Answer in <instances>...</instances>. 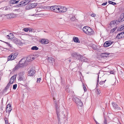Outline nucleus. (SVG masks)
Here are the masks:
<instances>
[{
	"instance_id": "nucleus-34",
	"label": "nucleus",
	"mask_w": 124,
	"mask_h": 124,
	"mask_svg": "<svg viewBox=\"0 0 124 124\" xmlns=\"http://www.w3.org/2000/svg\"><path fill=\"white\" fill-rule=\"evenodd\" d=\"M114 21H115L114 23L115 24H118L119 22H121V21H119V19H118V20H114Z\"/></svg>"
},
{
	"instance_id": "nucleus-43",
	"label": "nucleus",
	"mask_w": 124,
	"mask_h": 124,
	"mask_svg": "<svg viewBox=\"0 0 124 124\" xmlns=\"http://www.w3.org/2000/svg\"><path fill=\"white\" fill-rule=\"evenodd\" d=\"M99 75H98V78H97V85H98V83L99 82Z\"/></svg>"
},
{
	"instance_id": "nucleus-59",
	"label": "nucleus",
	"mask_w": 124,
	"mask_h": 124,
	"mask_svg": "<svg viewBox=\"0 0 124 124\" xmlns=\"http://www.w3.org/2000/svg\"><path fill=\"white\" fill-rule=\"evenodd\" d=\"M112 81L113 82H114L115 84V79L113 80Z\"/></svg>"
},
{
	"instance_id": "nucleus-23",
	"label": "nucleus",
	"mask_w": 124,
	"mask_h": 124,
	"mask_svg": "<svg viewBox=\"0 0 124 124\" xmlns=\"http://www.w3.org/2000/svg\"><path fill=\"white\" fill-rule=\"evenodd\" d=\"M48 60L49 62L51 63H53V61H54V58L52 57H48Z\"/></svg>"
},
{
	"instance_id": "nucleus-6",
	"label": "nucleus",
	"mask_w": 124,
	"mask_h": 124,
	"mask_svg": "<svg viewBox=\"0 0 124 124\" xmlns=\"http://www.w3.org/2000/svg\"><path fill=\"white\" fill-rule=\"evenodd\" d=\"M25 72L23 71L20 73L18 79L19 80H23L25 79L24 77L23 76Z\"/></svg>"
},
{
	"instance_id": "nucleus-12",
	"label": "nucleus",
	"mask_w": 124,
	"mask_h": 124,
	"mask_svg": "<svg viewBox=\"0 0 124 124\" xmlns=\"http://www.w3.org/2000/svg\"><path fill=\"white\" fill-rule=\"evenodd\" d=\"M109 53H102L101 54V56L102 57L105 58L108 57V56L109 55Z\"/></svg>"
},
{
	"instance_id": "nucleus-11",
	"label": "nucleus",
	"mask_w": 124,
	"mask_h": 124,
	"mask_svg": "<svg viewBox=\"0 0 124 124\" xmlns=\"http://www.w3.org/2000/svg\"><path fill=\"white\" fill-rule=\"evenodd\" d=\"M80 58L78 60H80L82 62H87L88 61V59L85 57H84L80 55Z\"/></svg>"
},
{
	"instance_id": "nucleus-45",
	"label": "nucleus",
	"mask_w": 124,
	"mask_h": 124,
	"mask_svg": "<svg viewBox=\"0 0 124 124\" xmlns=\"http://www.w3.org/2000/svg\"><path fill=\"white\" fill-rule=\"evenodd\" d=\"M5 120L6 124H8V121L7 120V119L6 118H5Z\"/></svg>"
},
{
	"instance_id": "nucleus-35",
	"label": "nucleus",
	"mask_w": 124,
	"mask_h": 124,
	"mask_svg": "<svg viewBox=\"0 0 124 124\" xmlns=\"http://www.w3.org/2000/svg\"><path fill=\"white\" fill-rule=\"evenodd\" d=\"M12 54L13 55V56H14L15 58H16V56H17L18 55V54L17 53H13Z\"/></svg>"
},
{
	"instance_id": "nucleus-48",
	"label": "nucleus",
	"mask_w": 124,
	"mask_h": 124,
	"mask_svg": "<svg viewBox=\"0 0 124 124\" xmlns=\"http://www.w3.org/2000/svg\"><path fill=\"white\" fill-rule=\"evenodd\" d=\"M57 116L58 120L59 122V121H60V116H59L60 115H57Z\"/></svg>"
},
{
	"instance_id": "nucleus-63",
	"label": "nucleus",
	"mask_w": 124,
	"mask_h": 124,
	"mask_svg": "<svg viewBox=\"0 0 124 124\" xmlns=\"http://www.w3.org/2000/svg\"><path fill=\"white\" fill-rule=\"evenodd\" d=\"M44 31V32H46V31Z\"/></svg>"
},
{
	"instance_id": "nucleus-62",
	"label": "nucleus",
	"mask_w": 124,
	"mask_h": 124,
	"mask_svg": "<svg viewBox=\"0 0 124 124\" xmlns=\"http://www.w3.org/2000/svg\"><path fill=\"white\" fill-rule=\"evenodd\" d=\"M123 25V27L124 28V24L122 25Z\"/></svg>"
},
{
	"instance_id": "nucleus-38",
	"label": "nucleus",
	"mask_w": 124,
	"mask_h": 124,
	"mask_svg": "<svg viewBox=\"0 0 124 124\" xmlns=\"http://www.w3.org/2000/svg\"><path fill=\"white\" fill-rule=\"evenodd\" d=\"M17 87V85L16 84L14 85H13V89L14 90H15L16 89V87Z\"/></svg>"
},
{
	"instance_id": "nucleus-36",
	"label": "nucleus",
	"mask_w": 124,
	"mask_h": 124,
	"mask_svg": "<svg viewBox=\"0 0 124 124\" xmlns=\"http://www.w3.org/2000/svg\"><path fill=\"white\" fill-rule=\"evenodd\" d=\"M116 29V27L112 29L110 31V32L112 33L113 32L115 31Z\"/></svg>"
},
{
	"instance_id": "nucleus-8",
	"label": "nucleus",
	"mask_w": 124,
	"mask_h": 124,
	"mask_svg": "<svg viewBox=\"0 0 124 124\" xmlns=\"http://www.w3.org/2000/svg\"><path fill=\"white\" fill-rule=\"evenodd\" d=\"M112 104L113 108L117 110L121 109V108L118 106L117 104L113 102L112 103Z\"/></svg>"
},
{
	"instance_id": "nucleus-50",
	"label": "nucleus",
	"mask_w": 124,
	"mask_h": 124,
	"mask_svg": "<svg viewBox=\"0 0 124 124\" xmlns=\"http://www.w3.org/2000/svg\"><path fill=\"white\" fill-rule=\"evenodd\" d=\"M91 16L92 17H94L95 16H96V14H93L91 15Z\"/></svg>"
},
{
	"instance_id": "nucleus-1",
	"label": "nucleus",
	"mask_w": 124,
	"mask_h": 124,
	"mask_svg": "<svg viewBox=\"0 0 124 124\" xmlns=\"http://www.w3.org/2000/svg\"><path fill=\"white\" fill-rule=\"evenodd\" d=\"M83 31L87 35H90L93 34V29L88 26H85L82 29Z\"/></svg>"
},
{
	"instance_id": "nucleus-52",
	"label": "nucleus",
	"mask_w": 124,
	"mask_h": 124,
	"mask_svg": "<svg viewBox=\"0 0 124 124\" xmlns=\"http://www.w3.org/2000/svg\"><path fill=\"white\" fill-rule=\"evenodd\" d=\"M83 88L84 91H85V92L86 91L87 89L85 86H84Z\"/></svg>"
},
{
	"instance_id": "nucleus-47",
	"label": "nucleus",
	"mask_w": 124,
	"mask_h": 124,
	"mask_svg": "<svg viewBox=\"0 0 124 124\" xmlns=\"http://www.w3.org/2000/svg\"><path fill=\"white\" fill-rule=\"evenodd\" d=\"M110 74H114L115 73L114 72L113 70H110Z\"/></svg>"
},
{
	"instance_id": "nucleus-20",
	"label": "nucleus",
	"mask_w": 124,
	"mask_h": 124,
	"mask_svg": "<svg viewBox=\"0 0 124 124\" xmlns=\"http://www.w3.org/2000/svg\"><path fill=\"white\" fill-rule=\"evenodd\" d=\"M25 63V60L23 59H22L19 62V64L20 65H24V63Z\"/></svg>"
},
{
	"instance_id": "nucleus-2",
	"label": "nucleus",
	"mask_w": 124,
	"mask_h": 124,
	"mask_svg": "<svg viewBox=\"0 0 124 124\" xmlns=\"http://www.w3.org/2000/svg\"><path fill=\"white\" fill-rule=\"evenodd\" d=\"M74 101L75 102L78 106L81 107L82 106L83 103L77 97H75L73 99Z\"/></svg>"
},
{
	"instance_id": "nucleus-10",
	"label": "nucleus",
	"mask_w": 124,
	"mask_h": 124,
	"mask_svg": "<svg viewBox=\"0 0 124 124\" xmlns=\"http://www.w3.org/2000/svg\"><path fill=\"white\" fill-rule=\"evenodd\" d=\"M40 42L42 44H47L48 43V40L47 39H42L40 40Z\"/></svg>"
},
{
	"instance_id": "nucleus-42",
	"label": "nucleus",
	"mask_w": 124,
	"mask_h": 124,
	"mask_svg": "<svg viewBox=\"0 0 124 124\" xmlns=\"http://www.w3.org/2000/svg\"><path fill=\"white\" fill-rule=\"evenodd\" d=\"M37 82L38 83H39L40 82V81L41 80V79L40 78H37Z\"/></svg>"
},
{
	"instance_id": "nucleus-46",
	"label": "nucleus",
	"mask_w": 124,
	"mask_h": 124,
	"mask_svg": "<svg viewBox=\"0 0 124 124\" xmlns=\"http://www.w3.org/2000/svg\"><path fill=\"white\" fill-rule=\"evenodd\" d=\"M104 124H107V121L106 119L104 118Z\"/></svg>"
},
{
	"instance_id": "nucleus-57",
	"label": "nucleus",
	"mask_w": 124,
	"mask_h": 124,
	"mask_svg": "<svg viewBox=\"0 0 124 124\" xmlns=\"http://www.w3.org/2000/svg\"><path fill=\"white\" fill-rule=\"evenodd\" d=\"M4 8H5V10H7L8 9V8H7V7H4Z\"/></svg>"
},
{
	"instance_id": "nucleus-21",
	"label": "nucleus",
	"mask_w": 124,
	"mask_h": 124,
	"mask_svg": "<svg viewBox=\"0 0 124 124\" xmlns=\"http://www.w3.org/2000/svg\"><path fill=\"white\" fill-rule=\"evenodd\" d=\"M12 40L13 42L16 44H17L19 43L18 39L16 38H15Z\"/></svg>"
},
{
	"instance_id": "nucleus-17",
	"label": "nucleus",
	"mask_w": 124,
	"mask_h": 124,
	"mask_svg": "<svg viewBox=\"0 0 124 124\" xmlns=\"http://www.w3.org/2000/svg\"><path fill=\"white\" fill-rule=\"evenodd\" d=\"M15 59L13 55L11 54L8 57V61L12 60Z\"/></svg>"
},
{
	"instance_id": "nucleus-16",
	"label": "nucleus",
	"mask_w": 124,
	"mask_h": 124,
	"mask_svg": "<svg viewBox=\"0 0 124 124\" xmlns=\"http://www.w3.org/2000/svg\"><path fill=\"white\" fill-rule=\"evenodd\" d=\"M67 10V8L65 7H62V8L61 7L60 8V12H64L66 11Z\"/></svg>"
},
{
	"instance_id": "nucleus-32",
	"label": "nucleus",
	"mask_w": 124,
	"mask_h": 124,
	"mask_svg": "<svg viewBox=\"0 0 124 124\" xmlns=\"http://www.w3.org/2000/svg\"><path fill=\"white\" fill-rule=\"evenodd\" d=\"M12 110V108H6V112H7V111H8L9 113L11 111V110Z\"/></svg>"
},
{
	"instance_id": "nucleus-14",
	"label": "nucleus",
	"mask_w": 124,
	"mask_h": 124,
	"mask_svg": "<svg viewBox=\"0 0 124 124\" xmlns=\"http://www.w3.org/2000/svg\"><path fill=\"white\" fill-rule=\"evenodd\" d=\"M55 106L56 107L57 115H60L59 114L60 110L59 108V105H58L56 103L55 105Z\"/></svg>"
},
{
	"instance_id": "nucleus-3",
	"label": "nucleus",
	"mask_w": 124,
	"mask_h": 124,
	"mask_svg": "<svg viewBox=\"0 0 124 124\" xmlns=\"http://www.w3.org/2000/svg\"><path fill=\"white\" fill-rule=\"evenodd\" d=\"M35 68L34 67H32L30 69V70L28 71V75L29 76H33L35 72Z\"/></svg>"
},
{
	"instance_id": "nucleus-56",
	"label": "nucleus",
	"mask_w": 124,
	"mask_h": 124,
	"mask_svg": "<svg viewBox=\"0 0 124 124\" xmlns=\"http://www.w3.org/2000/svg\"><path fill=\"white\" fill-rule=\"evenodd\" d=\"M73 64H76V66H75V68H77V66H78V64H76V63L75 62H74L73 63Z\"/></svg>"
},
{
	"instance_id": "nucleus-27",
	"label": "nucleus",
	"mask_w": 124,
	"mask_h": 124,
	"mask_svg": "<svg viewBox=\"0 0 124 124\" xmlns=\"http://www.w3.org/2000/svg\"><path fill=\"white\" fill-rule=\"evenodd\" d=\"M11 83H9L7 85V86H6L5 87V88L4 89L5 90H6L8 89L10 86L11 85Z\"/></svg>"
},
{
	"instance_id": "nucleus-53",
	"label": "nucleus",
	"mask_w": 124,
	"mask_h": 124,
	"mask_svg": "<svg viewBox=\"0 0 124 124\" xmlns=\"http://www.w3.org/2000/svg\"><path fill=\"white\" fill-rule=\"evenodd\" d=\"M7 36L8 37V39H11V38H12V37H11L10 36H9V35H7Z\"/></svg>"
},
{
	"instance_id": "nucleus-33",
	"label": "nucleus",
	"mask_w": 124,
	"mask_h": 124,
	"mask_svg": "<svg viewBox=\"0 0 124 124\" xmlns=\"http://www.w3.org/2000/svg\"><path fill=\"white\" fill-rule=\"evenodd\" d=\"M106 81V80L105 79V80L101 81L99 83V84L101 86L102 85L105 83Z\"/></svg>"
},
{
	"instance_id": "nucleus-30",
	"label": "nucleus",
	"mask_w": 124,
	"mask_h": 124,
	"mask_svg": "<svg viewBox=\"0 0 124 124\" xmlns=\"http://www.w3.org/2000/svg\"><path fill=\"white\" fill-rule=\"evenodd\" d=\"M115 21H113L111 22L110 23V25L111 27H114L115 25L114 23Z\"/></svg>"
},
{
	"instance_id": "nucleus-58",
	"label": "nucleus",
	"mask_w": 124,
	"mask_h": 124,
	"mask_svg": "<svg viewBox=\"0 0 124 124\" xmlns=\"http://www.w3.org/2000/svg\"><path fill=\"white\" fill-rule=\"evenodd\" d=\"M26 61H28V62H30L31 61V60H28L27 59V58H26Z\"/></svg>"
},
{
	"instance_id": "nucleus-61",
	"label": "nucleus",
	"mask_w": 124,
	"mask_h": 124,
	"mask_svg": "<svg viewBox=\"0 0 124 124\" xmlns=\"http://www.w3.org/2000/svg\"><path fill=\"white\" fill-rule=\"evenodd\" d=\"M4 42L5 43H6L7 44H8V42Z\"/></svg>"
},
{
	"instance_id": "nucleus-44",
	"label": "nucleus",
	"mask_w": 124,
	"mask_h": 124,
	"mask_svg": "<svg viewBox=\"0 0 124 124\" xmlns=\"http://www.w3.org/2000/svg\"><path fill=\"white\" fill-rule=\"evenodd\" d=\"M24 31L25 32H28L29 30V29L28 28H24L23 29Z\"/></svg>"
},
{
	"instance_id": "nucleus-51",
	"label": "nucleus",
	"mask_w": 124,
	"mask_h": 124,
	"mask_svg": "<svg viewBox=\"0 0 124 124\" xmlns=\"http://www.w3.org/2000/svg\"><path fill=\"white\" fill-rule=\"evenodd\" d=\"M107 2H105L103 3L102 4V5H107Z\"/></svg>"
},
{
	"instance_id": "nucleus-13",
	"label": "nucleus",
	"mask_w": 124,
	"mask_h": 124,
	"mask_svg": "<svg viewBox=\"0 0 124 124\" xmlns=\"http://www.w3.org/2000/svg\"><path fill=\"white\" fill-rule=\"evenodd\" d=\"M119 21H121V22L124 21V13H123L121 14L120 17L119 18Z\"/></svg>"
},
{
	"instance_id": "nucleus-28",
	"label": "nucleus",
	"mask_w": 124,
	"mask_h": 124,
	"mask_svg": "<svg viewBox=\"0 0 124 124\" xmlns=\"http://www.w3.org/2000/svg\"><path fill=\"white\" fill-rule=\"evenodd\" d=\"M30 3L26 7V9H32Z\"/></svg>"
},
{
	"instance_id": "nucleus-29",
	"label": "nucleus",
	"mask_w": 124,
	"mask_h": 124,
	"mask_svg": "<svg viewBox=\"0 0 124 124\" xmlns=\"http://www.w3.org/2000/svg\"><path fill=\"white\" fill-rule=\"evenodd\" d=\"M39 49V48L36 46H32L31 48V49L33 50H38Z\"/></svg>"
},
{
	"instance_id": "nucleus-31",
	"label": "nucleus",
	"mask_w": 124,
	"mask_h": 124,
	"mask_svg": "<svg viewBox=\"0 0 124 124\" xmlns=\"http://www.w3.org/2000/svg\"><path fill=\"white\" fill-rule=\"evenodd\" d=\"M124 28L123 27V25H122L118 28L117 30L118 31H120L122 30Z\"/></svg>"
},
{
	"instance_id": "nucleus-18",
	"label": "nucleus",
	"mask_w": 124,
	"mask_h": 124,
	"mask_svg": "<svg viewBox=\"0 0 124 124\" xmlns=\"http://www.w3.org/2000/svg\"><path fill=\"white\" fill-rule=\"evenodd\" d=\"M19 0H18V1H16L15 0H11L9 1V3L10 4H17Z\"/></svg>"
},
{
	"instance_id": "nucleus-9",
	"label": "nucleus",
	"mask_w": 124,
	"mask_h": 124,
	"mask_svg": "<svg viewBox=\"0 0 124 124\" xmlns=\"http://www.w3.org/2000/svg\"><path fill=\"white\" fill-rule=\"evenodd\" d=\"M61 7L60 6H55V7L54 8V11L56 12H60V8Z\"/></svg>"
},
{
	"instance_id": "nucleus-39",
	"label": "nucleus",
	"mask_w": 124,
	"mask_h": 124,
	"mask_svg": "<svg viewBox=\"0 0 124 124\" xmlns=\"http://www.w3.org/2000/svg\"><path fill=\"white\" fill-rule=\"evenodd\" d=\"M23 1L25 2L26 3V4L29 3L31 1L30 0H25Z\"/></svg>"
},
{
	"instance_id": "nucleus-41",
	"label": "nucleus",
	"mask_w": 124,
	"mask_h": 124,
	"mask_svg": "<svg viewBox=\"0 0 124 124\" xmlns=\"http://www.w3.org/2000/svg\"><path fill=\"white\" fill-rule=\"evenodd\" d=\"M70 19L71 21H74L75 20V19H76V18L74 16L72 17Z\"/></svg>"
},
{
	"instance_id": "nucleus-54",
	"label": "nucleus",
	"mask_w": 124,
	"mask_h": 124,
	"mask_svg": "<svg viewBox=\"0 0 124 124\" xmlns=\"http://www.w3.org/2000/svg\"><path fill=\"white\" fill-rule=\"evenodd\" d=\"M7 45L8 46H9L10 47H12L11 45L9 44V43H8V44H7Z\"/></svg>"
},
{
	"instance_id": "nucleus-4",
	"label": "nucleus",
	"mask_w": 124,
	"mask_h": 124,
	"mask_svg": "<svg viewBox=\"0 0 124 124\" xmlns=\"http://www.w3.org/2000/svg\"><path fill=\"white\" fill-rule=\"evenodd\" d=\"M71 55L73 57V58L76 60L77 59H79L80 58V55L78 54L77 53L75 52H71Z\"/></svg>"
},
{
	"instance_id": "nucleus-24",
	"label": "nucleus",
	"mask_w": 124,
	"mask_h": 124,
	"mask_svg": "<svg viewBox=\"0 0 124 124\" xmlns=\"http://www.w3.org/2000/svg\"><path fill=\"white\" fill-rule=\"evenodd\" d=\"M16 75H14L11 78V80H13V81L12 82V83H13L15 81V80L16 79Z\"/></svg>"
},
{
	"instance_id": "nucleus-25",
	"label": "nucleus",
	"mask_w": 124,
	"mask_h": 124,
	"mask_svg": "<svg viewBox=\"0 0 124 124\" xmlns=\"http://www.w3.org/2000/svg\"><path fill=\"white\" fill-rule=\"evenodd\" d=\"M30 4L32 8H34L37 5V3H30Z\"/></svg>"
},
{
	"instance_id": "nucleus-49",
	"label": "nucleus",
	"mask_w": 124,
	"mask_h": 124,
	"mask_svg": "<svg viewBox=\"0 0 124 124\" xmlns=\"http://www.w3.org/2000/svg\"><path fill=\"white\" fill-rule=\"evenodd\" d=\"M11 105L10 104H8L7 106V108H11Z\"/></svg>"
},
{
	"instance_id": "nucleus-15",
	"label": "nucleus",
	"mask_w": 124,
	"mask_h": 124,
	"mask_svg": "<svg viewBox=\"0 0 124 124\" xmlns=\"http://www.w3.org/2000/svg\"><path fill=\"white\" fill-rule=\"evenodd\" d=\"M26 5H27L26 3L25 2H24L23 0L21 1L20 2V4L18 5L17 6L19 7H20L25 6Z\"/></svg>"
},
{
	"instance_id": "nucleus-26",
	"label": "nucleus",
	"mask_w": 124,
	"mask_h": 124,
	"mask_svg": "<svg viewBox=\"0 0 124 124\" xmlns=\"http://www.w3.org/2000/svg\"><path fill=\"white\" fill-rule=\"evenodd\" d=\"M108 3L109 4L112 5L114 6H115L116 5V3L110 1H109Z\"/></svg>"
},
{
	"instance_id": "nucleus-7",
	"label": "nucleus",
	"mask_w": 124,
	"mask_h": 124,
	"mask_svg": "<svg viewBox=\"0 0 124 124\" xmlns=\"http://www.w3.org/2000/svg\"><path fill=\"white\" fill-rule=\"evenodd\" d=\"M119 39L124 38V32H122L118 34L116 37Z\"/></svg>"
},
{
	"instance_id": "nucleus-55",
	"label": "nucleus",
	"mask_w": 124,
	"mask_h": 124,
	"mask_svg": "<svg viewBox=\"0 0 124 124\" xmlns=\"http://www.w3.org/2000/svg\"><path fill=\"white\" fill-rule=\"evenodd\" d=\"M13 81V80H11V79L10 78V82L9 83H11V84H12L13 83H12V82Z\"/></svg>"
},
{
	"instance_id": "nucleus-64",
	"label": "nucleus",
	"mask_w": 124,
	"mask_h": 124,
	"mask_svg": "<svg viewBox=\"0 0 124 124\" xmlns=\"http://www.w3.org/2000/svg\"><path fill=\"white\" fill-rule=\"evenodd\" d=\"M8 15H9V16H10H10H11V14H8Z\"/></svg>"
},
{
	"instance_id": "nucleus-60",
	"label": "nucleus",
	"mask_w": 124,
	"mask_h": 124,
	"mask_svg": "<svg viewBox=\"0 0 124 124\" xmlns=\"http://www.w3.org/2000/svg\"><path fill=\"white\" fill-rule=\"evenodd\" d=\"M96 124H99V123L97 121H96Z\"/></svg>"
},
{
	"instance_id": "nucleus-40",
	"label": "nucleus",
	"mask_w": 124,
	"mask_h": 124,
	"mask_svg": "<svg viewBox=\"0 0 124 124\" xmlns=\"http://www.w3.org/2000/svg\"><path fill=\"white\" fill-rule=\"evenodd\" d=\"M100 93L101 91L100 90H97V92L96 93L98 95H100Z\"/></svg>"
},
{
	"instance_id": "nucleus-19",
	"label": "nucleus",
	"mask_w": 124,
	"mask_h": 124,
	"mask_svg": "<svg viewBox=\"0 0 124 124\" xmlns=\"http://www.w3.org/2000/svg\"><path fill=\"white\" fill-rule=\"evenodd\" d=\"M73 40L75 42L79 43L80 41H79L78 38L77 37H74L73 38Z\"/></svg>"
},
{
	"instance_id": "nucleus-22",
	"label": "nucleus",
	"mask_w": 124,
	"mask_h": 124,
	"mask_svg": "<svg viewBox=\"0 0 124 124\" xmlns=\"http://www.w3.org/2000/svg\"><path fill=\"white\" fill-rule=\"evenodd\" d=\"M21 66L19 64H18L13 69V71H15V70H17L19 68H20Z\"/></svg>"
},
{
	"instance_id": "nucleus-37",
	"label": "nucleus",
	"mask_w": 124,
	"mask_h": 124,
	"mask_svg": "<svg viewBox=\"0 0 124 124\" xmlns=\"http://www.w3.org/2000/svg\"><path fill=\"white\" fill-rule=\"evenodd\" d=\"M55 7V6H51L50 7V9L52 10V11H54V8Z\"/></svg>"
},
{
	"instance_id": "nucleus-5",
	"label": "nucleus",
	"mask_w": 124,
	"mask_h": 124,
	"mask_svg": "<svg viewBox=\"0 0 124 124\" xmlns=\"http://www.w3.org/2000/svg\"><path fill=\"white\" fill-rule=\"evenodd\" d=\"M113 43V42L110 41H108L105 42L103 46L105 47L109 46Z\"/></svg>"
}]
</instances>
